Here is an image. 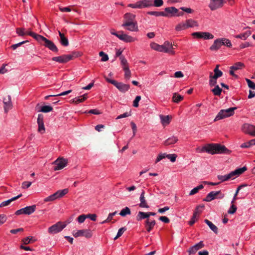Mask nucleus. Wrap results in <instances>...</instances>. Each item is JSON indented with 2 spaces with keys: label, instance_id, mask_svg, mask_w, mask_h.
<instances>
[{
  "label": "nucleus",
  "instance_id": "47",
  "mask_svg": "<svg viewBox=\"0 0 255 255\" xmlns=\"http://www.w3.org/2000/svg\"><path fill=\"white\" fill-rule=\"evenodd\" d=\"M29 31H25L24 29L23 28H17L16 29V32L19 36H24L25 35H27V32H29Z\"/></svg>",
  "mask_w": 255,
  "mask_h": 255
},
{
  "label": "nucleus",
  "instance_id": "25",
  "mask_svg": "<svg viewBox=\"0 0 255 255\" xmlns=\"http://www.w3.org/2000/svg\"><path fill=\"white\" fill-rule=\"evenodd\" d=\"M58 34L60 36L59 42L60 44L64 46H67L69 45V41L68 39L65 37L63 33L58 31Z\"/></svg>",
  "mask_w": 255,
  "mask_h": 255
},
{
  "label": "nucleus",
  "instance_id": "58",
  "mask_svg": "<svg viewBox=\"0 0 255 255\" xmlns=\"http://www.w3.org/2000/svg\"><path fill=\"white\" fill-rule=\"evenodd\" d=\"M38 131L40 133H43L45 131L44 123L38 124Z\"/></svg>",
  "mask_w": 255,
  "mask_h": 255
},
{
  "label": "nucleus",
  "instance_id": "7",
  "mask_svg": "<svg viewBox=\"0 0 255 255\" xmlns=\"http://www.w3.org/2000/svg\"><path fill=\"white\" fill-rule=\"evenodd\" d=\"M192 35L195 38L203 39L204 40L212 39L214 35L209 32H194Z\"/></svg>",
  "mask_w": 255,
  "mask_h": 255
},
{
  "label": "nucleus",
  "instance_id": "32",
  "mask_svg": "<svg viewBox=\"0 0 255 255\" xmlns=\"http://www.w3.org/2000/svg\"><path fill=\"white\" fill-rule=\"evenodd\" d=\"M204 222L208 225L210 229L215 234L218 232V228L211 221L207 219H205Z\"/></svg>",
  "mask_w": 255,
  "mask_h": 255
},
{
  "label": "nucleus",
  "instance_id": "27",
  "mask_svg": "<svg viewBox=\"0 0 255 255\" xmlns=\"http://www.w3.org/2000/svg\"><path fill=\"white\" fill-rule=\"evenodd\" d=\"M221 42L218 39L214 40L213 44L210 47L211 51H217L221 47Z\"/></svg>",
  "mask_w": 255,
  "mask_h": 255
},
{
  "label": "nucleus",
  "instance_id": "42",
  "mask_svg": "<svg viewBox=\"0 0 255 255\" xmlns=\"http://www.w3.org/2000/svg\"><path fill=\"white\" fill-rule=\"evenodd\" d=\"M172 99L174 102L178 103L183 99V96L177 93H174Z\"/></svg>",
  "mask_w": 255,
  "mask_h": 255
},
{
  "label": "nucleus",
  "instance_id": "28",
  "mask_svg": "<svg viewBox=\"0 0 255 255\" xmlns=\"http://www.w3.org/2000/svg\"><path fill=\"white\" fill-rule=\"evenodd\" d=\"M178 138L177 137L175 136H172L167 138L164 141V144L165 145H169L176 143L178 141Z\"/></svg>",
  "mask_w": 255,
  "mask_h": 255
},
{
  "label": "nucleus",
  "instance_id": "48",
  "mask_svg": "<svg viewBox=\"0 0 255 255\" xmlns=\"http://www.w3.org/2000/svg\"><path fill=\"white\" fill-rule=\"evenodd\" d=\"M244 66V64L241 62H237L231 67L232 70H237L241 69Z\"/></svg>",
  "mask_w": 255,
  "mask_h": 255
},
{
  "label": "nucleus",
  "instance_id": "30",
  "mask_svg": "<svg viewBox=\"0 0 255 255\" xmlns=\"http://www.w3.org/2000/svg\"><path fill=\"white\" fill-rule=\"evenodd\" d=\"M24 211L25 212V215H30L32 213H33L36 209V206L35 205H32L29 206H26L24 208Z\"/></svg>",
  "mask_w": 255,
  "mask_h": 255
},
{
  "label": "nucleus",
  "instance_id": "33",
  "mask_svg": "<svg viewBox=\"0 0 255 255\" xmlns=\"http://www.w3.org/2000/svg\"><path fill=\"white\" fill-rule=\"evenodd\" d=\"M219 41L221 42V45L226 46L227 47H231L232 46L231 41L227 38H218Z\"/></svg>",
  "mask_w": 255,
  "mask_h": 255
},
{
  "label": "nucleus",
  "instance_id": "5",
  "mask_svg": "<svg viewBox=\"0 0 255 255\" xmlns=\"http://www.w3.org/2000/svg\"><path fill=\"white\" fill-rule=\"evenodd\" d=\"M69 223L70 222H68L67 223L58 222L55 224L50 227L48 229V232L50 234H57L65 228L67 224Z\"/></svg>",
  "mask_w": 255,
  "mask_h": 255
},
{
  "label": "nucleus",
  "instance_id": "34",
  "mask_svg": "<svg viewBox=\"0 0 255 255\" xmlns=\"http://www.w3.org/2000/svg\"><path fill=\"white\" fill-rule=\"evenodd\" d=\"M186 29H188V27L187 26L185 21V22L182 21V22L179 23L175 26V29L177 31H182V30H185Z\"/></svg>",
  "mask_w": 255,
  "mask_h": 255
},
{
  "label": "nucleus",
  "instance_id": "18",
  "mask_svg": "<svg viewBox=\"0 0 255 255\" xmlns=\"http://www.w3.org/2000/svg\"><path fill=\"white\" fill-rule=\"evenodd\" d=\"M4 104V110L5 113H7L12 108V103L11 97L8 95L7 98H4L3 100Z\"/></svg>",
  "mask_w": 255,
  "mask_h": 255
},
{
  "label": "nucleus",
  "instance_id": "46",
  "mask_svg": "<svg viewBox=\"0 0 255 255\" xmlns=\"http://www.w3.org/2000/svg\"><path fill=\"white\" fill-rule=\"evenodd\" d=\"M222 89L218 85H216L215 87L212 90V92L215 96H220L221 94Z\"/></svg>",
  "mask_w": 255,
  "mask_h": 255
},
{
  "label": "nucleus",
  "instance_id": "3",
  "mask_svg": "<svg viewBox=\"0 0 255 255\" xmlns=\"http://www.w3.org/2000/svg\"><path fill=\"white\" fill-rule=\"evenodd\" d=\"M237 109V107H232L227 109L220 110L214 120V121L216 122L233 116L235 113V110Z\"/></svg>",
  "mask_w": 255,
  "mask_h": 255
},
{
  "label": "nucleus",
  "instance_id": "10",
  "mask_svg": "<svg viewBox=\"0 0 255 255\" xmlns=\"http://www.w3.org/2000/svg\"><path fill=\"white\" fill-rule=\"evenodd\" d=\"M53 164L55 165L54 167V170H61L66 166L67 160L63 158H59L56 160Z\"/></svg>",
  "mask_w": 255,
  "mask_h": 255
},
{
  "label": "nucleus",
  "instance_id": "6",
  "mask_svg": "<svg viewBox=\"0 0 255 255\" xmlns=\"http://www.w3.org/2000/svg\"><path fill=\"white\" fill-rule=\"evenodd\" d=\"M224 197V194L222 193L221 191H211L208 193L205 198L204 201L206 202H210L215 199H222Z\"/></svg>",
  "mask_w": 255,
  "mask_h": 255
},
{
  "label": "nucleus",
  "instance_id": "53",
  "mask_svg": "<svg viewBox=\"0 0 255 255\" xmlns=\"http://www.w3.org/2000/svg\"><path fill=\"white\" fill-rule=\"evenodd\" d=\"M166 156H167V154L165 153H161L159 154V155H158V156L157 157V158L155 160V163H157L158 162H159L160 160H161L162 159H164L166 157Z\"/></svg>",
  "mask_w": 255,
  "mask_h": 255
},
{
  "label": "nucleus",
  "instance_id": "16",
  "mask_svg": "<svg viewBox=\"0 0 255 255\" xmlns=\"http://www.w3.org/2000/svg\"><path fill=\"white\" fill-rule=\"evenodd\" d=\"M119 33H120V34L118 38L125 42H132L136 40L135 38L125 34L123 31H119Z\"/></svg>",
  "mask_w": 255,
  "mask_h": 255
},
{
  "label": "nucleus",
  "instance_id": "14",
  "mask_svg": "<svg viewBox=\"0 0 255 255\" xmlns=\"http://www.w3.org/2000/svg\"><path fill=\"white\" fill-rule=\"evenodd\" d=\"M163 12L166 15H163V16L171 17L175 16L178 12V9L174 6L167 7L164 9Z\"/></svg>",
  "mask_w": 255,
  "mask_h": 255
},
{
  "label": "nucleus",
  "instance_id": "15",
  "mask_svg": "<svg viewBox=\"0 0 255 255\" xmlns=\"http://www.w3.org/2000/svg\"><path fill=\"white\" fill-rule=\"evenodd\" d=\"M52 60L60 63H65L71 60L70 55L64 54L60 56L53 57Z\"/></svg>",
  "mask_w": 255,
  "mask_h": 255
},
{
  "label": "nucleus",
  "instance_id": "55",
  "mask_svg": "<svg viewBox=\"0 0 255 255\" xmlns=\"http://www.w3.org/2000/svg\"><path fill=\"white\" fill-rule=\"evenodd\" d=\"M56 199L54 193L44 198V201L45 202H51L55 200Z\"/></svg>",
  "mask_w": 255,
  "mask_h": 255
},
{
  "label": "nucleus",
  "instance_id": "11",
  "mask_svg": "<svg viewBox=\"0 0 255 255\" xmlns=\"http://www.w3.org/2000/svg\"><path fill=\"white\" fill-rule=\"evenodd\" d=\"M242 129L244 132L249 134L252 136H255V126L249 124H244L242 126Z\"/></svg>",
  "mask_w": 255,
  "mask_h": 255
},
{
  "label": "nucleus",
  "instance_id": "63",
  "mask_svg": "<svg viewBox=\"0 0 255 255\" xmlns=\"http://www.w3.org/2000/svg\"><path fill=\"white\" fill-rule=\"evenodd\" d=\"M163 4V1L162 0H154L153 1V6L156 7L161 6Z\"/></svg>",
  "mask_w": 255,
  "mask_h": 255
},
{
  "label": "nucleus",
  "instance_id": "13",
  "mask_svg": "<svg viewBox=\"0 0 255 255\" xmlns=\"http://www.w3.org/2000/svg\"><path fill=\"white\" fill-rule=\"evenodd\" d=\"M42 42H44L43 45L52 52H57L58 51L57 47L52 41L45 37Z\"/></svg>",
  "mask_w": 255,
  "mask_h": 255
},
{
  "label": "nucleus",
  "instance_id": "22",
  "mask_svg": "<svg viewBox=\"0 0 255 255\" xmlns=\"http://www.w3.org/2000/svg\"><path fill=\"white\" fill-rule=\"evenodd\" d=\"M27 35L32 37L33 38H34L35 40H36L38 42L40 43H42V41L45 38L44 36L36 34L31 31H29V32H27Z\"/></svg>",
  "mask_w": 255,
  "mask_h": 255
},
{
  "label": "nucleus",
  "instance_id": "39",
  "mask_svg": "<svg viewBox=\"0 0 255 255\" xmlns=\"http://www.w3.org/2000/svg\"><path fill=\"white\" fill-rule=\"evenodd\" d=\"M52 107L50 106H43L40 107L39 110H37V111L38 112L46 113L52 111Z\"/></svg>",
  "mask_w": 255,
  "mask_h": 255
},
{
  "label": "nucleus",
  "instance_id": "62",
  "mask_svg": "<svg viewBox=\"0 0 255 255\" xmlns=\"http://www.w3.org/2000/svg\"><path fill=\"white\" fill-rule=\"evenodd\" d=\"M32 184V182L30 181H24L22 183L21 188L25 189L29 188Z\"/></svg>",
  "mask_w": 255,
  "mask_h": 255
},
{
  "label": "nucleus",
  "instance_id": "41",
  "mask_svg": "<svg viewBox=\"0 0 255 255\" xmlns=\"http://www.w3.org/2000/svg\"><path fill=\"white\" fill-rule=\"evenodd\" d=\"M130 210L128 207H126L125 208H123L119 213V214L122 217H125L128 215H130Z\"/></svg>",
  "mask_w": 255,
  "mask_h": 255
},
{
  "label": "nucleus",
  "instance_id": "64",
  "mask_svg": "<svg viewBox=\"0 0 255 255\" xmlns=\"http://www.w3.org/2000/svg\"><path fill=\"white\" fill-rule=\"evenodd\" d=\"M87 218L86 215L82 214L80 215L77 219V221L79 223L81 224L83 223L85 219Z\"/></svg>",
  "mask_w": 255,
  "mask_h": 255
},
{
  "label": "nucleus",
  "instance_id": "20",
  "mask_svg": "<svg viewBox=\"0 0 255 255\" xmlns=\"http://www.w3.org/2000/svg\"><path fill=\"white\" fill-rule=\"evenodd\" d=\"M140 203L138 204L140 208H148L149 207L144 197V191L143 190L139 197Z\"/></svg>",
  "mask_w": 255,
  "mask_h": 255
},
{
  "label": "nucleus",
  "instance_id": "50",
  "mask_svg": "<svg viewBox=\"0 0 255 255\" xmlns=\"http://www.w3.org/2000/svg\"><path fill=\"white\" fill-rule=\"evenodd\" d=\"M150 46L151 49H152L155 51L160 52V50H161L160 45H159L155 42H151L150 44Z\"/></svg>",
  "mask_w": 255,
  "mask_h": 255
},
{
  "label": "nucleus",
  "instance_id": "59",
  "mask_svg": "<svg viewBox=\"0 0 255 255\" xmlns=\"http://www.w3.org/2000/svg\"><path fill=\"white\" fill-rule=\"evenodd\" d=\"M177 156L175 154H167L166 157L169 159L171 162H174L175 161Z\"/></svg>",
  "mask_w": 255,
  "mask_h": 255
},
{
  "label": "nucleus",
  "instance_id": "56",
  "mask_svg": "<svg viewBox=\"0 0 255 255\" xmlns=\"http://www.w3.org/2000/svg\"><path fill=\"white\" fill-rule=\"evenodd\" d=\"M126 230V229L125 227H123L120 228L117 233V236L114 238V240L117 239L119 237H121L124 233V232Z\"/></svg>",
  "mask_w": 255,
  "mask_h": 255
},
{
  "label": "nucleus",
  "instance_id": "1",
  "mask_svg": "<svg viewBox=\"0 0 255 255\" xmlns=\"http://www.w3.org/2000/svg\"><path fill=\"white\" fill-rule=\"evenodd\" d=\"M196 150L199 152H207L212 155L216 154H230L231 152V151L225 145L219 143L207 144L201 148L198 147Z\"/></svg>",
  "mask_w": 255,
  "mask_h": 255
},
{
  "label": "nucleus",
  "instance_id": "4",
  "mask_svg": "<svg viewBox=\"0 0 255 255\" xmlns=\"http://www.w3.org/2000/svg\"><path fill=\"white\" fill-rule=\"evenodd\" d=\"M107 82L114 85L119 91L125 93L129 89V86L128 84H124L122 82H118L115 80L110 79L107 77H105Z\"/></svg>",
  "mask_w": 255,
  "mask_h": 255
},
{
  "label": "nucleus",
  "instance_id": "29",
  "mask_svg": "<svg viewBox=\"0 0 255 255\" xmlns=\"http://www.w3.org/2000/svg\"><path fill=\"white\" fill-rule=\"evenodd\" d=\"M22 196L21 194H20L19 195H17V196L14 197L10 199H8L6 201H4L2 202H1L0 204V207H4L8 206L9 205V204L13 201L15 200L16 199H17L19 197H20Z\"/></svg>",
  "mask_w": 255,
  "mask_h": 255
},
{
  "label": "nucleus",
  "instance_id": "8",
  "mask_svg": "<svg viewBox=\"0 0 255 255\" xmlns=\"http://www.w3.org/2000/svg\"><path fill=\"white\" fill-rule=\"evenodd\" d=\"M160 52L169 53L171 55H174L175 53L173 49L172 44L168 41H166L162 45H160Z\"/></svg>",
  "mask_w": 255,
  "mask_h": 255
},
{
  "label": "nucleus",
  "instance_id": "57",
  "mask_svg": "<svg viewBox=\"0 0 255 255\" xmlns=\"http://www.w3.org/2000/svg\"><path fill=\"white\" fill-rule=\"evenodd\" d=\"M125 72V78L127 80H129L131 76V72L129 68L123 70Z\"/></svg>",
  "mask_w": 255,
  "mask_h": 255
},
{
  "label": "nucleus",
  "instance_id": "44",
  "mask_svg": "<svg viewBox=\"0 0 255 255\" xmlns=\"http://www.w3.org/2000/svg\"><path fill=\"white\" fill-rule=\"evenodd\" d=\"M203 188L204 186L203 185H199V186H197L196 187H195L194 188L191 190L190 192L189 193V195L192 196L197 193L200 190L203 189Z\"/></svg>",
  "mask_w": 255,
  "mask_h": 255
},
{
  "label": "nucleus",
  "instance_id": "23",
  "mask_svg": "<svg viewBox=\"0 0 255 255\" xmlns=\"http://www.w3.org/2000/svg\"><path fill=\"white\" fill-rule=\"evenodd\" d=\"M139 1L140 9L153 6L152 0H139Z\"/></svg>",
  "mask_w": 255,
  "mask_h": 255
},
{
  "label": "nucleus",
  "instance_id": "24",
  "mask_svg": "<svg viewBox=\"0 0 255 255\" xmlns=\"http://www.w3.org/2000/svg\"><path fill=\"white\" fill-rule=\"evenodd\" d=\"M159 118L161 123L163 126H166L170 124L171 118L169 116L160 115H159Z\"/></svg>",
  "mask_w": 255,
  "mask_h": 255
},
{
  "label": "nucleus",
  "instance_id": "26",
  "mask_svg": "<svg viewBox=\"0 0 255 255\" xmlns=\"http://www.w3.org/2000/svg\"><path fill=\"white\" fill-rule=\"evenodd\" d=\"M88 97L87 94H85L82 96H78L77 97H76L72 100V103H75V104H79L80 103H82L83 101H84L85 100L87 99Z\"/></svg>",
  "mask_w": 255,
  "mask_h": 255
},
{
  "label": "nucleus",
  "instance_id": "36",
  "mask_svg": "<svg viewBox=\"0 0 255 255\" xmlns=\"http://www.w3.org/2000/svg\"><path fill=\"white\" fill-rule=\"evenodd\" d=\"M68 192V189H64L63 190H58L57 192L54 193V195L56 199L62 197Z\"/></svg>",
  "mask_w": 255,
  "mask_h": 255
},
{
  "label": "nucleus",
  "instance_id": "38",
  "mask_svg": "<svg viewBox=\"0 0 255 255\" xmlns=\"http://www.w3.org/2000/svg\"><path fill=\"white\" fill-rule=\"evenodd\" d=\"M120 59L121 60V64L123 70L129 68L128 64L125 56H121L120 57Z\"/></svg>",
  "mask_w": 255,
  "mask_h": 255
},
{
  "label": "nucleus",
  "instance_id": "9",
  "mask_svg": "<svg viewBox=\"0 0 255 255\" xmlns=\"http://www.w3.org/2000/svg\"><path fill=\"white\" fill-rule=\"evenodd\" d=\"M73 235L75 238L83 236L86 238H90L92 236V234L91 230L88 229H83L74 231L73 232Z\"/></svg>",
  "mask_w": 255,
  "mask_h": 255
},
{
  "label": "nucleus",
  "instance_id": "54",
  "mask_svg": "<svg viewBox=\"0 0 255 255\" xmlns=\"http://www.w3.org/2000/svg\"><path fill=\"white\" fill-rule=\"evenodd\" d=\"M99 55L102 57L101 58L102 61L105 62V61H108L109 59L108 55L107 54L105 53L103 51H101L99 53Z\"/></svg>",
  "mask_w": 255,
  "mask_h": 255
},
{
  "label": "nucleus",
  "instance_id": "49",
  "mask_svg": "<svg viewBox=\"0 0 255 255\" xmlns=\"http://www.w3.org/2000/svg\"><path fill=\"white\" fill-rule=\"evenodd\" d=\"M71 92H72V90H70L64 91L63 92H62V93H61L60 94H58L57 95H48V96H46L45 97V100H47L50 97L60 96L66 95H68V94L70 93Z\"/></svg>",
  "mask_w": 255,
  "mask_h": 255
},
{
  "label": "nucleus",
  "instance_id": "2",
  "mask_svg": "<svg viewBox=\"0 0 255 255\" xmlns=\"http://www.w3.org/2000/svg\"><path fill=\"white\" fill-rule=\"evenodd\" d=\"M247 170V168L246 166H244L242 168H237L234 171H233L229 174L222 175H218L217 176L218 179L221 181V182H223L226 181H228L230 179H234L235 178L238 177L241 174L243 173L245 171Z\"/></svg>",
  "mask_w": 255,
  "mask_h": 255
},
{
  "label": "nucleus",
  "instance_id": "52",
  "mask_svg": "<svg viewBox=\"0 0 255 255\" xmlns=\"http://www.w3.org/2000/svg\"><path fill=\"white\" fill-rule=\"evenodd\" d=\"M252 145H254V144H253V142H252V139L248 142L242 143L240 146L241 148H244L250 147Z\"/></svg>",
  "mask_w": 255,
  "mask_h": 255
},
{
  "label": "nucleus",
  "instance_id": "51",
  "mask_svg": "<svg viewBox=\"0 0 255 255\" xmlns=\"http://www.w3.org/2000/svg\"><path fill=\"white\" fill-rule=\"evenodd\" d=\"M217 78H215L212 75V73H211L210 75L209 84L211 86H215L217 83Z\"/></svg>",
  "mask_w": 255,
  "mask_h": 255
},
{
  "label": "nucleus",
  "instance_id": "19",
  "mask_svg": "<svg viewBox=\"0 0 255 255\" xmlns=\"http://www.w3.org/2000/svg\"><path fill=\"white\" fill-rule=\"evenodd\" d=\"M122 26L124 27H126V29L130 31H137L138 30L137 23L136 22L122 24Z\"/></svg>",
  "mask_w": 255,
  "mask_h": 255
},
{
  "label": "nucleus",
  "instance_id": "43",
  "mask_svg": "<svg viewBox=\"0 0 255 255\" xmlns=\"http://www.w3.org/2000/svg\"><path fill=\"white\" fill-rule=\"evenodd\" d=\"M146 212H143L141 211H139L136 216V220L137 221H141L143 219H147V215L146 214Z\"/></svg>",
  "mask_w": 255,
  "mask_h": 255
},
{
  "label": "nucleus",
  "instance_id": "60",
  "mask_svg": "<svg viewBox=\"0 0 255 255\" xmlns=\"http://www.w3.org/2000/svg\"><path fill=\"white\" fill-rule=\"evenodd\" d=\"M128 6L132 8L140 9V3L139 1H137L134 3H129L128 5Z\"/></svg>",
  "mask_w": 255,
  "mask_h": 255
},
{
  "label": "nucleus",
  "instance_id": "61",
  "mask_svg": "<svg viewBox=\"0 0 255 255\" xmlns=\"http://www.w3.org/2000/svg\"><path fill=\"white\" fill-rule=\"evenodd\" d=\"M246 81L249 88L254 90L255 89V83L247 78L246 79Z\"/></svg>",
  "mask_w": 255,
  "mask_h": 255
},
{
  "label": "nucleus",
  "instance_id": "37",
  "mask_svg": "<svg viewBox=\"0 0 255 255\" xmlns=\"http://www.w3.org/2000/svg\"><path fill=\"white\" fill-rule=\"evenodd\" d=\"M185 22L188 28L198 26L197 21L193 19H188L185 21Z\"/></svg>",
  "mask_w": 255,
  "mask_h": 255
},
{
  "label": "nucleus",
  "instance_id": "12",
  "mask_svg": "<svg viewBox=\"0 0 255 255\" xmlns=\"http://www.w3.org/2000/svg\"><path fill=\"white\" fill-rule=\"evenodd\" d=\"M224 0H210L209 7L212 10L221 7L224 3Z\"/></svg>",
  "mask_w": 255,
  "mask_h": 255
},
{
  "label": "nucleus",
  "instance_id": "35",
  "mask_svg": "<svg viewBox=\"0 0 255 255\" xmlns=\"http://www.w3.org/2000/svg\"><path fill=\"white\" fill-rule=\"evenodd\" d=\"M251 31L248 30L244 33L236 35L235 37L236 38H240L243 40H246L248 37H249L251 35Z\"/></svg>",
  "mask_w": 255,
  "mask_h": 255
},
{
  "label": "nucleus",
  "instance_id": "17",
  "mask_svg": "<svg viewBox=\"0 0 255 255\" xmlns=\"http://www.w3.org/2000/svg\"><path fill=\"white\" fill-rule=\"evenodd\" d=\"M125 21L123 24L135 22V15L131 13H126L124 16Z\"/></svg>",
  "mask_w": 255,
  "mask_h": 255
},
{
  "label": "nucleus",
  "instance_id": "45",
  "mask_svg": "<svg viewBox=\"0 0 255 255\" xmlns=\"http://www.w3.org/2000/svg\"><path fill=\"white\" fill-rule=\"evenodd\" d=\"M147 14L150 15H154L155 16H163V15H166L163 11H148Z\"/></svg>",
  "mask_w": 255,
  "mask_h": 255
},
{
  "label": "nucleus",
  "instance_id": "21",
  "mask_svg": "<svg viewBox=\"0 0 255 255\" xmlns=\"http://www.w3.org/2000/svg\"><path fill=\"white\" fill-rule=\"evenodd\" d=\"M156 224L154 220H150V219H147L145 221V227L147 232H150L154 228Z\"/></svg>",
  "mask_w": 255,
  "mask_h": 255
},
{
  "label": "nucleus",
  "instance_id": "40",
  "mask_svg": "<svg viewBox=\"0 0 255 255\" xmlns=\"http://www.w3.org/2000/svg\"><path fill=\"white\" fill-rule=\"evenodd\" d=\"M219 65H217L215 68L214 70V75L213 76L215 78H218L223 75V72L219 69Z\"/></svg>",
  "mask_w": 255,
  "mask_h": 255
},
{
  "label": "nucleus",
  "instance_id": "31",
  "mask_svg": "<svg viewBox=\"0 0 255 255\" xmlns=\"http://www.w3.org/2000/svg\"><path fill=\"white\" fill-rule=\"evenodd\" d=\"M199 214L200 212L198 211V207H197L196 209V211L194 213L193 217L189 222V224L190 226H192L195 223L199 216Z\"/></svg>",
  "mask_w": 255,
  "mask_h": 255
}]
</instances>
